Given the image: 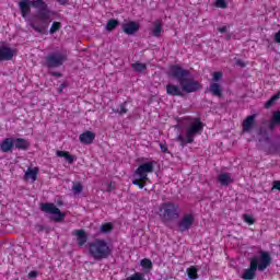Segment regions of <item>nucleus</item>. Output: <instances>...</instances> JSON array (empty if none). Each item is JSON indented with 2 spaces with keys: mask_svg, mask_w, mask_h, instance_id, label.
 Instances as JSON below:
<instances>
[{
  "mask_svg": "<svg viewBox=\"0 0 280 280\" xmlns=\"http://www.w3.org/2000/svg\"><path fill=\"white\" fill-rule=\"evenodd\" d=\"M168 75L174 80H177L184 93H196L197 91H200V82L190 78L191 71L184 69L179 65L171 66Z\"/></svg>",
  "mask_w": 280,
  "mask_h": 280,
  "instance_id": "f257e3e1",
  "label": "nucleus"
},
{
  "mask_svg": "<svg viewBox=\"0 0 280 280\" xmlns=\"http://www.w3.org/2000/svg\"><path fill=\"white\" fill-rule=\"evenodd\" d=\"M31 5L32 8H35V10H39L35 18L38 19V21H42L43 24H36L34 21H31L30 26L34 32H37V34H45V31L49 25V20L51 19V14L47 9L48 5L43 0H32Z\"/></svg>",
  "mask_w": 280,
  "mask_h": 280,
  "instance_id": "f03ea898",
  "label": "nucleus"
},
{
  "mask_svg": "<svg viewBox=\"0 0 280 280\" xmlns=\"http://www.w3.org/2000/svg\"><path fill=\"white\" fill-rule=\"evenodd\" d=\"M88 250L90 257L95 261H104L113 255V247L104 238H95L88 244Z\"/></svg>",
  "mask_w": 280,
  "mask_h": 280,
  "instance_id": "7ed1b4c3",
  "label": "nucleus"
},
{
  "mask_svg": "<svg viewBox=\"0 0 280 280\" xmlns=\"http://www.w3.org/2000/svg\"><path fill=\"white\" fill-rule=\"evenodd\" d=\"M270 254L268 252H260V257H254L250 260V267L245 270L243 273V279L245 280H252L255 279V272H257V269L262 272V270H266L268 266H270Z\"/></svg>",
  "mask_w": 280,
  "mask_h": 280,
  "instance_id": "20e7f679",
  "label": "nucleus"
},
{
  "mask_svg": "<svg viewBox=\"0 0 280 280\" xmlns=\"http://www.w3.org/2000/svg\"><path fill=\"white\" fill-rule=\"evenodd\" d=\"M154 165H156L155 161H149L140 164L133 173L132 185H136L139 189H143L147 182L150 180L148 175L154 173Z\"/></svg>",
  "mask_w": 280,
  "mask_h": 280,
  "instance_id": "39448f33",
  "label": "nucleus"
},
{
  "mask_svg": "<svg viewBox=\"0 0 280 280\" xmlns=\"http://www.w3.org/2000/svg\"><path fill=\"white\" fill-rule=\"evenodd\" d=\"M202 130H205V125L200 118H194L192 122L186 128V137L178 135L176 141H178L182 148H185L188 143H194V139H196L198 135H202Z\"/></svg>",
  "mask_w": 280,
  "mask_h": 280,
  "instance_id": "423d86ee",
  "label": "nucleus"
},
{
  "mask_svg": "<svg viewBox=\"0 0 280 280\" xmlns=\"http://www.w3.org/2000/svg\"><path fill=\"white\" fill-rule=\"evenodd\" d=\"M159 215L163 224H170L173 220H178L180 217V208L174 202H163L160 206Z\"/></svg>",
  "mask_w": 280,
  "mask_h": 280,
  "instance_id": "0eeeda50",
  "label": "nucleus"
},
{
  "mask_svg": "<svg viewBox=\"0 0 280 280\" xmlns=\"http://www.w3.org/2000/svg\"><path fill=\"white\" fill-rule=\"evenodd\" d=\"M67 62V55L60 52H52L46 56L45 65L47 69H58Z\"/></svg>",
  "mask_w": 280,
  "mask_h": 280,
  "instance_id": "6e6552de",
  "label": "nucleus"
},
{
  "mask_svg": "<svg viewBox=\"0 0 280 280\" xmlns=\"http://www.w3.org/2000/svg\"><path fill=\"white\" fill-rule=\"evenodd\" d=\"M196 218L192 213H186L184 214L180 220L177 222V231L178 233H185L186 231H189L194 226Z\"/></svg>",
  "mask_w": 280,
  "mask_h": 280,
  "instance_id": "1a4fd4ad",
  "label": "nucleus"
},
{
  "mask_svg": "<svg viewBox=\"0 0 280 280\" xmlns=\"http://www.w3.org/2000/svg\"><path fill=\"white\" fill-rule=\"evenodd\" d=\"M40 210L44 211V213H51L55 215V222H62V220H65V213H62L54 203H42Z\"/></svg>",
  "mask_w": 280,
  "mask_h": 280,
  "instance_id": "9d476101",
  "label": "nucleus"
},
{
  "mask_svg": "<svg viewBox=\"0 0 280 280\" xmlns=\"http://www.w3.org/2000/svg\"><path fill=\"white\" fill-rule=\"evenodd\" d=\"M220 80H222V72H214L212 74V84H211V93L215 97H222V84H220Z\"/></svg>",
  "mask_w": 280,
  "mask_h": 280,
  "instance_id": "9b49d317",
  "label": "nucleus"
},
{
  "mask_svg": "<svg viewBox=\"0 0 280 280\" xmlns=\"http://www.w3.org/2000/svg\"><path fill=\"white\" fill-rule=\"evenodd\" d=\"M141 28V25L135 21H129L125 24H122V32L126 33L128 36H132L139 32Z\"/></svg>",
  "mask_w": 280,
  "mask_h": 280,
  "instance_id": "f8f14e48",
  "label": "nucleus"
},
{
  "mask_svg": "<svg viewBox=\"0 0 280 280\" xmlns=\"http://www.w3.org/2000/svg\"><path fill=\"white\" fill-rule=\"evenodd\" d=\"M19 8L22 19H27V15L32 12V0H21Z\"/></svg>",
  "mask_w": 280,
  "mask_h": 280,
  "instance_id": "ddd939ff",
  "label": "nucleus"
},
{
  "mask_svg": "<svg viewBox=\"0 0 280 280\" xmlns=\"http://www.w3.org/2000/svg\"><path fill=\"white\" fill-rule=\"evenodd\" d=\"M14 58V50L8 46H0V62L12 60Z\"/></svg>",
  "mask_w": 280,
  "mask_h": 280,
  "instance_id": "4468645a",
  "label": "nucleus"
},
{
  "mask_svg": "<svg viewBox=\"0 0 280 280\" xmlns=\"http://www.w3.org/2000/svg\"><path fill=\"white\" fill-rule=\"evenodd\" d=\"M80 143L83 145H91L93 141H95V132L93 131H84L79 136Z\"/></svg>",
  "mask_w": 280,
  "mask_h": 280,
  "instance_id": "2eb2a0df",
  "label": "nucleus"
},
{
  "mask_svg": "<svg viewBox=\"0 0 280 280\" xmlns=\"http://www.w3.org/2000/svg\"><path fill=\"white\" fill-rule=\"evenodd\" d=\"M165 30H163V22L161 20H156L153 22V28L151 30V36H154V38H159L161 34H163Z\"/></svg>",
  "mask_w": 280,
  "mask_h": 280,
  "instance_id": "dca6fc26",
  "label": "nucleus"
},
{
  "mask_svg": "<svg viewBox=\"0 0 280 280\" xmlns=\"http://www.w3.org/2000/svg\"><path fill=\"white\" fill-rule=\"evenodd\" d=\"M73 235L77 236L78 246L82 247L89 241V236L84 230H75Z\"/></svg>",
  "mask_w": 280,
  "mask_h": 280,
  "instance_id": "f3484780",
  "label": "nucleus"
},
{
  "mask_svg": "<svg viewBox=\"0 0 280 280\" xmlns=\"http://www.w3.org/2000/svg\"><path fill=\"white\" fill-rule=\"evenodd\" d=\"M166 94L172 95L173 97H183V91L178 85L167 84L166 85Z\"/></svg>",
  "mask_w": 280,
  "mask_h": 280,
  "instance_id": "a211bd4d",
  "label": "nucleus"
},
{
  "mask_svg": "<svg viewBox=\"0 0 280 280\" xmlns=\"http://www.w3.org/2000/svg\"><path fill=\"white\" fill-rule=\"evenodd\" d=\"M13 145L16 150H30V141L24 138H15L13 139Z\"/></svg>",
  "mask_w": 280,
  "mask_h": 280,
  "instance_id": "6ab92c4d",
  "label": "nucleus"
},
{
  "mask_svg": "<svg viewBox=\"0 0 280 280\" xmlns=\"http://www.w3.org/2000/svg\"><path fill=\"white\" fill-rule=\"evenodd\" d=\"M14 148V139L13 138H5L1 143H0V150L1 152L8 153Z\"/></svg>",
  "mask_w": 280,
  "mask_h": 280,
  "instance_id": "aec40b11",
  "label": "nucleus"
},
{
  "mask_svg": "<svg viewBox=\"0 0 280 280\" xmlns=\"http://www.w3.org/2000/svg\"><path fill=\"white\" fill-rule=\"evenodd\" d=\"M253 126H255V115L248 116L243 121V131L250 132V130H253Z\"/></svg>",
  "mask_w": 280,
  "mask_h": 280,
  "instance_id": "412c9836",
  "label": "nucleus"
},
{
  "mask_svg": "<svg viewBox=\"0 0 280 280\" xmlns=\"http://www.w3.org/2000/svg\"><path fill=\"white\" fill-rule=\"evenodd\" d=\"M56 156H59L60 159H66V161L71 165L75 161V156L71 155L69 151H57Z\"/></svg>",
  "mask_w": 280,
  "mask_h": 280,
  "instance_id": "4be33fe9",
  "label": "nucleus"
},
{
  "mask_svg": "<svg viewBox=\"0 0 280 280\" xmlns=\"http://www.w3.org/2000/svg\"><path fill=\"white\" fill-rule=\"evenodd\" d=\"M218 180L220 185L228 186L231 185V183H233V177H231V174L229 173H222L219 175Z\"/></svg>",
  "mask_w": 280,
  "mask_h": 280,
  "instance_id": "5701e85b",
  "label": "nucleus"
},
{
  "mask_svg": "<svg viewBox=\"0 0 280 280\" xmlns=\"http://www.w3.org/2000/svg\"><path fill=\"white\" fill-rule=\"evenodd\" d=\"M25 178H31L33 182L38 178V167L27 168L25 172Z\"/></svg>",
  "mask_w": 280,
  "mask_h": 280,
  "instance_id": "b1692460",
  "label": "nucleus"
},
{
  "mask_svg": "<svg viewBox=\"0 0 280 280\" xmlns=\"http://www.w3.org/2000/svg\"><path fill=\"white\" fill-rule=\"evenodd\" d=\"M277 124H280V112H275L270 121H269V128L270 130H275V126H277Z\"/></svg>",
  "mask_w": 280,
  "mask_h": 280,
  "instance_id": "393cba45",
  "label": "nucleus"
},
{
  "mask_svg": "<svg viewBox=\"0 0 280 280\" xmlns=\"http://www.w3.org/2000/svg\"><path fill=\"white\" fill-rule=\"evenodd\" d=\"M114 229H115V225H113L112 222L103 223L101 225V233L106 235L108 233H112Z\"/></svg>",
  "mask_w": 280,
  "mask_h": 280,
  "instance_id": "a878e982",
  "label": "nucleus"
},
{
  "mask_svg": "<svg viewBox=\"0 0 280 280\" xmlns=\"http://www.w3.org/2000/svg\"><path fill=\"white\" fill-rule=\"evenodd\" d=\"M118 25H119V20L110 19L107 21L106 30L107 32H113L114 30H117Z\"/></svg>",
  "mask_w": 280,
  "mask_h": 280,
  "instance_id": "bb28decb",
  "label": "nucleus"
},
{
  "mask_svg": "<svg viewBox=\"0 0 280 280\" xmlns=\"http://www.w3.org/2000/svg\"><path fill=\"white\" fill-rule=\"evenodd\" d=\"M131 69H135L138 73H143V71L148 69V66L145 63L137 61L135 63H131Z\"/></svg>",
  "mask_w": 280,
  "mask_h": 280,
  "instance_id": "cd10ccee",
  "label": "nucleus"
},
{
  "mask_svg": "<svg viewBox=\"0 0 280 280\" xmlns=\"http://www.w3.org/2000/svg\"><path fill=\"white\" fill-rule=\"evenodd\" d=\"M187 275L191 280L198 279V269L195 266H191L187 269Z\"/></svg>",
  "mask_w": 280,
  "mask_h": 280,
  "instance_id": "c85d7f7f",
  "label": "nucleus"
},
{
  "mask_svg": "<svg viewBox=\"0 0 280 280\" xmlns=\"http://www.w3.org/2000/svg\"><path fill=\"white\" fill-rule=\"evenodd\" d=\"M140 266H142V268L144 270H152V260L149 259V258H143L141 261H140Z\"/></svg>",
  "mask_w": 280,
  "mask_h": 280,
  "instance_id": "c756f323",
  "label": "nucleus"
},
{
  "mask_svg": "<svg viewBox=\"0 0 280 280\" xmlns=\"http://www.w3.org/2000/svg\"><path fill=\"white\" fill-rule=\"evenodd\" d=\"M114 113L118 115H126L128 113V102H124L120 104V109H113Z\"/></svg>",
  "mask_w": 280,
  "mask_h": 280,
  "instance_id": "7c9ffc66",
  "label": "nucleus"
},
{
  "mask_svg": "<svg viewBox=\"0 0 280 280\" xmlns=\"http://www.w3.org/2000/svg\"><path fill=\"white\" fill-rule=\"evenodd\" d=\"M82 189H84V187L82 186V184L80 182L73 183V186H72L73 194H82Z\"/></svg>",
  "mask_w": 280,
  "mask_h": 280,
  "instance_id": "2f4dec72",
  "label": "nucleus"
},
{
  "mask_svg": "<svg viewBox=\"0 0 280 280\" xmlns=\"http://www.w3.org/2000/svg\"><path fill=\"white\" fill-rule=\"evenodd\" d=\"M215 8H220L221 10H225V8H229V3L226 0H214Z\"/></svg>",
  "mask_w": 280,
  "mask_h": 280,
  "instance_id": "473e14b6",
  "label": "nucleus"
},
{
  "mask_svg": "<svg viewBox=\"0 0 280 280\" xmlns=\"http://www.w3.org/2000/svg\"><path fill=\"white\" fill-rule=\"evenodd\" d=\"M143 279H145V276L142 272H136L130 277L126 278V280H143Z\"/></svg>",
  "mask_w": 280,
  "mask_h": 280,
  "instance_id": "72a5a7b5",
  "label": "nucleus"
},
{
  "mask_svg": "<svg viewBox=\"0 0 280 280\" xmlns=\"http://www.w3.org/2000/svg\"><path fill=\"white\" fill-rule=\"evenodd\" d=\"M60 27H62V24L60 22H54L50 26V34H56V32H58Z\"/></svg>",
  "mask_w": 280,
  "mask_h": 280,
  "instance_id": "f704fd0d",
  "label": "nucleus"
},
{
  "mask_svg": "<svg viewBox=\"0 0 280 280\" xmlns=\"http://www.w3.org/2000/svg\"><path fill=\"white\" fill-rule=\"evenodd\" d=\"M279 97H280L279 94L273 95L269 101L265 103V108H270V106H272V104H275V102H277Z\"/></svg>",
  "mask_w": 280,
  "mask_h": 280,
  "instance_id": "c9c22d12",
  "label": "nucleus"
},
{
  "mask_svg": "<svg viewBox=\"0 0 280 280\" xmlns=\"http://www.w3.org/2000/svg\"><path fill=\"white\" fill-rule=\"evenodd\" d=\"M243 220L246 224H255V218L250 214H243Z\"/></svg>",
  "mask_w": 280,
  "mask_h": 280,
  "instance_id": "e433bc0d",
  "label": "nucleus"
},
{
  "mask_svg": "<svg viewBox=\"0 0 280 280\" xmlns=\"http://www.w3.org/2000/svg\"><path fill=\"white\" fill-rule=\"evenodd\" d=\"M160 150H161L164 154H170V149L167 148V144H165V143H160Z\"/></svg>",
  "mask_w": 280,
  "mask_h": 280,
  "instance_id": "4c0bfd02",
  "label": "nucleus"
},
{
  "mask_svg": "<svg viewBox=\"0 0 280 280\" xmlns=\"http://www.w3.org/2000/svg\"><path fill=\"white\" fill-rule=\"evenodd\" d=\"M27 277L28 279H36V277H38V271L32 270L28 272Z\"/></svg>",
  "mask_w": 280,
  "mask_h": 280,
  "instance_id": "58836bf2",
  "label": "nucleus"
},
{
  "mask_svg": "<svg viewBox=\"0 0 280 280\" xmlns=\"http://www.w3.org/2000/svg\"><path fill=\"white\" fill-rule=\"evenodd\" d=\"M272 189H277L278 191H280V180H275L273 182Z\"/></svg>",
  "mask_w": 280,
  "mask_h": 280,
  "instance_id": "ea45409f",
  "label": "nucleus"
},
{
  "mask_svg": "<svg viewBox=\"0 0 280 280\" xmlns=\"http://www.w3.org/2000/svg\"><path fill=\"white\" fill-rule=\"evenodd\" d=\"M65 89H67V83H61L59 85L58 93H62V91H65Z\"/></svg>",
  "mask_w": 280,
  "mask_h": 280,
  "instance_id": "a19ab883",
  "label": "nucleus"
},
{
  "mask_svg": "<svg viewBox=\"0 0 280 280\" xmlns=\"http://www.w3.org/2000/svg\"><path fill=\"white\" fill-rule=\"evenodd\" d=\"M50 75H52L54 78H62V73L60 72H50Z\"/></svg>",
  "mask_w": 280,
  "mask_h": 280,
  "instance_id": "79ce46f5",
  "label": "nucleus"
},
{
  "mask_svg": "<svg viewBox=\"0 0 280 280\" xmlns=\"http://www.w3.org/2000/svg\"><path fill=\"white\" fill-rule=\"evenodd\" d=\"M229 30L228 26H221L218 28V31L221 33V34H224V32H226Z\"/></svg>",
  "mask_w": 280,
  "mask_h": 280,
  "instance_id": "37998d69",
  "label": "nucleus"
},
{
  "mask_svg": "<svg viewBox=\"0 0 280 280\" xmlns=\"http://www.w3.org/2000/svg\"><path fill=\"white\" fill-rule=\"evenodd\" d=\"M276 43H280V31L275 35Z\"/></svg>",
  "mask_w": 280,
  "mask_h": 280,
  "instance_id": "c03bdc74",
  "label": "nucleus"
},
{
  "mask_svg": "<svg viewBox=\"0 0 280 280\" xmlns=\"http://www.w3.org/2000/svg\"><path fill=\"white\" fill-rule=\"evenodd\" d=\"M236 65L238 66V67H246V63H244V61H242V60H236Z\"/></svg>",
  "mask_w": 280,
  "mask_h": 280,
  "instance_id": "a18cd8bd",
  "label": "nucleus"
},
{
  "mask_svg": "<svg viewBox=\"0 0 280 280\" xmlns=\"http://www.w3.org/2000/svg\"><path fill=\"white\" fill-rule=\"evenodd\" d=\"M57 2L59 3V5H67L68 0H57Z\"/></svg>",
  "mask_w": 280,
  "mask_h": 280,
  "instance_id": "49530a36",
  "label": "nucleus"
},
{
  "mask_svg": "<svg viewBox=\"0 0 280 280\" xmlns=\"http://www.w3.org/2000/svg\"><path fill=\"white\" fill-rule=\"evenodd\" d=\"M45 228L43 225H38V231H44Z\"/></svg>",
  "mask_w": 280,
  "mask_h": 280,
  "instance_id": "de8ad7c7",
  "label": "nucleus"
}]
</instances>
